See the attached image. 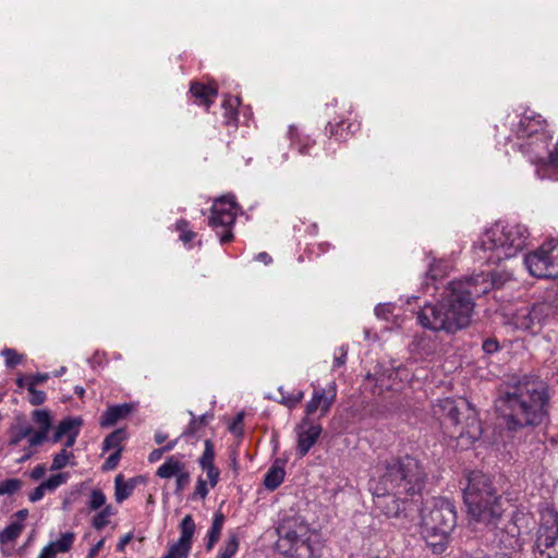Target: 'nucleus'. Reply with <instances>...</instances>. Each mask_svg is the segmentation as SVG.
Masks as SVG:
<instances>
[{
  "instance_id": "obj_1",
  "label": "nucleus",
  "mask_w": 558,
  "mask_h": 558,
  "mask_svg": "<svg viewBox=\"0 0 558 558\" xmlns=\"http://www.w3.org/2000/svg\"><path fill=\"white\" fill-rule=\"evenodd\" d=\"M548 385L537 376H523L496 400V409L508 429L543 424L549 414Z\"/></svg>"
},
{
  "instance_id": "obj_2",
  "label": "nucleus",
  "mask_w": 558,
  "mask_h": 558,
  "mask_svg": "<svg viewBox=\"0 0 558 558\" xmlns=\"http://www.w3.org/2000/svg\"><path fill=\"white\" fill-rule=\"evenodd\" d=\"M378 477L369 482V489L377 498H390L393 506L387 508V515H397L400 511L399 500H407L421 495L425 487L427 474L422 462L410 454L393 457L377 466Z\"/></svg>"
},
{
  "instance_id": "obj_3",
  "label": "nucleus",
  "mask_w": 558,
  "mask_h": 558,
  "mask_svg": "<svg viewBox=\"0 0 558 558\" xmlns=\"http://www.w3.org/2000/svg\"><path fill=\"white\" fill-rule=\"evenodd\" d=\"M527 238L524 225L498 221L487 228L474 245L475 257L486 264H498L522 251Z\"/></svg>"
},
{
  "instance_id": "obj_4",
  "label": "nucleus",
  "mask_w": 558,
  "mask_h": 558,
  "mask_svg": "<svg viewBox=\"0 0 558 558\" xmlns=\"http://www.w3.org/2000/svg\"><path fill=\"white\" fill-rule=\"evenodd\" d=\"M470 517L492 531L499 529L502 521V498L497 494L490 478L482 472H472L463 492Z\"/></svg>"
},
{
  "instance_id": "obj_5",
  "label": "nucleus",
  "mask_w": 558,
  "mask_h": 558,
  "mask_svg": "<svg viewBox=\"0 0 558 558\" xmlns=\"http://www.w3.org/2000/svg\"><path fill=\"white\" fill-rule=\"evenodd\" d=\"M418 324L433 331L456 332L469 326L471 322V306L468 301L459 300L448 286L441 300L436 303H426L417 313Z\"/></svg>"
},
{
  "instance_id": "obj_6",
  "label": "nucleus",
  "mask_w": 558,
  "mask_h": 558,
  "mask_svg": "<svg viewBox=\"0 0 558 558\" xmlns=\"http://www.w3.org/2000/svg\"><path fill=\"white\" fill-rule=\"evenodd\" d=\"M456 524V508L445 498H434L421 511V534L434 554L446 550Z\"/></svg>"
},
{
  "instance_id": "obj_7",
  "label": "nucleus",
  "mask_w": 558,
  "mask_h": 558,
  "mask_svg": "<svg viewBox=\"0 0 558 558\" xmlns=\"http://www.w3.org/2000/svg\"><path fill=\"white\" fill-rule=\"evenodd\" d=\"M510 276L507 272H481L449 283L453 295L459 300L468 301L471 306V315L474 310V298L488 293L494 288H501Z\"/></svg>"
},
{
  "instance_id": "obj_8",
  "label": "nucleus",
  "mask_w": 558,
  "mask_h": 558,
  "mask_svg": "<svg viewBox=\"0 0 558 558\" xmlns=\"http://www.w3.org/2000/svg\"><path fill=\"white\" fill-rule=\"evenodd\" d=\"M279 539L277 546L286 555L298 558H311L312 548L307 538V529L298 519L283 520L277 527Z\"/></svg>"
},
{
  "instance_id": "obj_9",
  "label": "nucleus",
  "mask_w": 558,
  "mask_h": 558,
  "mask_svg": "<svg viewBox=\"0 0 558 558\" xmlns=\"http://www.w3.org/2000/svg\"><path fill=\"white\" fill-rule=\"evenodd\" d=\"M236 211L238 205L232 195L217 198L210 208L208 225L216 231L221 244L233 240L232 227L235 222Z\"/></svg>"
},
{
  "instance_id": "obj_10",
  "label": "nucleus",
  "mask_w": 558,
  "mask_h": 558,
  "mask_svg": "<svg viewBox=\"0 0 558 558\" xmlns=\"http://www.w3.org/2000/svg\"><path fill=\"white\" fill-rule=\"evenodd\" d=\"M524 265L536 278H558V241H548L527 254Z\"/></svg>"
},
{
  "instance_id": "obj_11",
  "label": "nucleus",
  "mask_w": 558,
  "mask_h": 558,
  "mask_svg": "<svg viewBox=\"0 0 558 558\" xmlns=\"http://www.w3.org/2000/svg\"><path fill=\"white\" fill-rule=\"evenodd\" d=\"M535 558H558V517L550 513L544 519L535 542Z\"/></svg>"
},
{
  "instance_id": "obj_12",
  "label": "nucleus",
  "mask_w": 558,
  "mask_h": 558,
  "mask_svg": "<svg viewBox=\"0 0 558 558\" xmlns=\"http://www.w3.org/2000/svg\"><path fill=\"white\" fill-rule=\"evenodd\" d=\"M548 312L549 306L545 303L522 306L513 314V324L518 329L536 333L541 330Z\"/></svg>"
},
{
  "instance_id": "obj_13",
  "label": "nucleus",
  "mask_w": 558,
  "mask_h": 558,
  "mask_svg": "<svg viewBox=\"0 0 558 558\" xmlns=\"http://www.w3.org/2000/svg\"><path fill=\"white\" fill-rule=\"evenodd\" d=\"M546 120L538 113L526 110L519 119L512 131L519 138H531L535 136L542 142H547L549 136L546 134Z\"/></svg>"
},
{
  "instance_id": "obj_14",
  "label": "nucleus",
  "mask_w": 558,
  "mask_h": 558,
  "mask_svg": "<svg viewBox=\"0 0 558 558\" xmlns=\"http://www.w3.org/2000/svg\"><path fill=\"white\" fill-rule=\"evenodd\" d=\"M296 454L300 458L305 457L312 447L317 442L318 438L323 433V427L319 423H315L310 417H303L300 423L296 424Z\"/></svg>"
},
{
  "instance_id": "obj_15",
  "label": "nucleus",
  "mask_w": 558,
  "mask_h": 558,
  "mask_svg": "<svg viewBox=\"0 0 558 558\" xmlns=\"http://www.w3.org/2000/svg\"><path fill=\"white\" fill-rule=\"evenodd\" d=\"M195 530L196 524L193 517L186 514L179 523V539L169 547L168 553L162 558H187L192 549Z\"/></svg>"
},
{
  "instance_id": "obj_16",
  "label": "nucleus",
  "mask_w": 558,
  "mask_h": 558,
  "mask_svg": "<svg viewBox=\"0 0 558 558\" xmlns=\"http://www.w3.org/2000/svg\"><path fill=\"white\" fill-rule=\"evenodd\" d=\"M463 418L464 421H460L458 427H453L451 436L457 438L462 447H468L481 438L483 428L473 409H468Z\"/></svg>"
},
{
  "instance_id": "obj_17",
  "label": "nucleus",
  "mask_w": 558,
  "mask_h": 558,
  "mask_svg": "<svg viewBox=\"0 0 558 558\" xmlns=\"http://www.w3.org/2000/svg\"><path fill=\"white\" fill-rule=\"evenodd\" d=\"M337 389L336 384L332 383L328 389L317 388L314 389L311 400L305 405V416L310 417L317 411H320V417L325 416L333 402L336 401Z\"/></svg>"
},
{
  "instance_id": "obj_18",
  "label": "nucleus",
  "mask_w": 558,
  "mask_h": 558,
  "mask_svg": "<svg viewBox=\"0 0 558 558\" xmlns=\"http://www.w3.org/2000/svg\"><path fill=\"white\" fill-rule=\"evenodd\" d=\"M82 425V418L80 417H65L62 420L53 435L49 438L52 444L59 442L63 437H66L65 447L74 446L76 438L80 434V427Z\"/></svg>"
},
{
  "instance_id": "obj_19",
  "label": "nucleus",
  "mask_w": 558,
  "mask_h": 558,
  "mask_svg": "<svg viewBox=\"0 0 558 558\" xmlns=\"http://www.w3.org/2000/svg\"><path fill=\"white\" fill-rule=\"evenodd\" d=\"M433 412L445 421L447 427H458L460 424V411L456 401L451 398L438 399L433 405Z\"/></svg>"
},
{
  "instance_id": "obj_20",
  "label": "nucleus",
  "mask_w": 558,
  "mask_h": 558,
  "mask_svg": "<svg viewBox=\"0 0 558 558\" xmlns=\"http://www.w3.org/2000/svg\"><path fill=\"white\" fill-rule=\"evenodd\" d=\"M134 411L132 403H121L109 405L106 411L101 414L99 424L101 427H111L117 423L125 420Z\"/></svg>"
},
{
  "instance_id": "obj_21",
  "label": "nucleus",
  "mask_w": 558,
  "mask_h": 558,
  "mask_svg": "<svg viewBox=\"0 0 558 558\" xmlns=\"http://www.w3.org/2000/svg\"><path fill=\"white\" fill-rule=\"evenodd\" d=\"M360 128V124L350 119L340 118L329 121L326 125V132L329 136H333L337 141H345L350 135L354 134Z\"/></svg>"
},
{
  "instance_id": "obj_22",
  "label": "nucleus",
  "mask_w": 558,
  "mask_h": 558,
  "mask_svg": "<svg viewBox=\"0 0 558 558\" xmlns=\"http://www.w3.org/2000/svg\"><path fill=\"white\" fill-rule=\"evenodd\" d=\"M190 94L196 99L198 105L204 106L208 110L218 95V88L213 84L192 82Z\"/></svg>"
},
{
  "instance_id": "obj_23",
  "label": "nucleus",
  "mask_w": 558,
  "mask_h": 558,
  "mask_svg": "<svg viewBox=\"0 0 558 558\" xmlns=\"http://www.w3.org/2000/svg\"><path fill=\"white\" fill-rule=\"evenodd\" d=\"M75 535L72 532L63 533L59 539L49 543L43 548L38 558H54L58 553H66L71 549Z\"/></svg>"
},
{
  "instance_id": "obj_24",
  "label": "nucleus",
  "mask_w": 558,
  "mask_h": 558,
  "mask_svg": "<svg viewBox=\"0 0 558 558\" xmlns=\"http://www.w3.org/2000/svg\"><path fill=\"white\" fill-rule=\"evenodd\" d=\"M286 461L281 459H276L272 465L269 468L264 477V485L269 490L277 489L284 480L286 471H284Z\"/></svg>"
},
{
  "instance_id": "obj_25",
  "label": "nucleus",
  "mask_w": 558,
  "mask_h": 558,
  "mask_svg": "<svg viewBox=\"0 0 558 558\" xmlns=\"http://www.w3.org/2000/svg\"><path fill=\"white\" fill-rule=\"evenodd\" d=\"M183 456H171L157 469L156 475L160 478L175 477L186 469V464L182 461Z\"/></svg>"
},
{
  "instance_id": "obj_26",
  "label": "nucleus",
  "mask_w": 558,
  "mask_h": 558,
  "mask_svg": "<svg viewBox=\"0 0 558 558\" xmlns=\"http://www.w3.org/2000/svg\"><path fill=\"white\" fill-rule=\"evenodd\" d=\"M225 521L226 517L221 511H217L214 513L211 526L209 527L205 538L206 550H211L219 541Z\"/></svg>"
},
{
  "instance_id": "obj_27",
  "label": "nucleus",
  "mask_w": 558,
  "mask_h": 558,
  "mask_svg": "<svg viewBox=\"0 0 558 558\" xmlns=\"http://www.w3.org/2000/svg\"><path fill=\"white\" fill-rule=\"evenodd\" d=\"M24 530V524L21 522H11L9 525H7L2 531H0V545L2 547L7 545H14L16 539L20 537ZM2 553L4 555H10V551H5L4 548H2Z\"/></svg>"
},
{
  "instance_id": "obj_28",
  "label": "nucleus",
  "mask_w": 558,
  "mask_h": 558,
  "mask_svg": "<svg viewBox=\"0 0 558 558\" xmlns=\"http://www.w3.org/2000/svg\"><path fill=\"white\" fill-rule=\"evenodd\" d=\"M136 485V480L131 478L130 481H124L122 474H119L114 478V497L116 501L121 504L125 499H128L133 493Z\"/></svg>"
},
{
  "instance_id": "obj_29",
  "label": "nucleus",
  "mask_w": 558,
  "mask_h": 558,
  "mask_svg": "<svg viewBox=\"0 0 558 558\" xmlns=\"http://www.w3.org/2000/svg\"><path fill=\"white\" fill-rule=\"evenodd\" d=\"M240 99L238 97H227L222 102L223 123L233 129H238V106Z\"/></svg>"
},
{
  "instance_id": "obj_30",
  "label": "nucleus",
  "mask_w": 558,
  "mask_h": 558,
  "mask_svg": "<svg viewBox=\"0 0 558 558\" xmlns=\"http://www.w3.org/2000/svg\"><path fill=\"white\" fill-rule=\"evenodd\" d=\"M128 438V434L125 428H118L110 433L102 441L101 450L104 452L109 450H119V452L123 451V441Z\"/></svg>"
},
{
  "instance_id": "obj_31",
  "label": "nucleus",
  "mask_w": 558,
  "mask_h": 558,
  "mask_svg": "<svg viewBox=\"0 0 558 558\" xmlns=\"http://www.w3.org/2000/svg\"><path fill=\"white\" fill-rule=\"evenodd\" d=\"M189 413L192 418H191L186 429L182 433L181 437L196 436L198 434V432L201 429H203L209 423V421H211L214 418V414L211 412L205 413L198 417L195 416V414L192 411H190Z\"/></svg>"
},
{
  "instance_id": "obj_32",
  "label": "nucleus",
  "mask_w": 558,
  "mask_h": 558,
  "mask_svg": "<svg viewBox=\"0 0 558 558\" xmlns=\"http://www.w3.org/2000/svg\"><path fill=\"white\" fill-rule=\"evenodd\" d=\"M172 229L179 232V240L184 244L191 243L197 236L196 232L191 229L190 222L185 219H179Z\"/></svg>"
},
{
  "instance_id": "obj_33",
  "label": "nucleus",
  "mask_w": 558,
  "mask_h": 558,
  "mask_svg": "<svg viewBox=\"0 0 558 558\" xmlns=\"http://www.w3.org/2000/svg\"><path fill=\"white\" fill-rule=\"evenodd\" d=\"M240 538L238 533L228 532V536L225 541L223 546L221 547L219 554L226 558H232L239 550Z\"/></svg>"
},
{
  "instance_id": "obj_34",
  "label": "nucleus",
  "mask_w": 558,
  "mask_h": 558,
  "mask_svg": "<svg viewBox=\"0 0 558 558\" xmlns=\"http://www.w3.org/2000/svg\"><path fill=\"white\" fill-rule=\"evenodd\" d=\"M413 350L421 355L428 356L436 351V342L425 336L416 337L412 342Z\"/></svg>"
},
{
  "instance_id": "obj_35",
  "label": "nucleus",
  "mask_w": 558,
  "mask_h": 558,
  "mask_svg": "<svg viewBox=\"0 0 558 558\" xmlns=\"http://www.w3.org/2000/svg\"><path fill=\"white\" fill-rule=\"evenodd\" d=\"M279 392L281 395V399L278 402L288 407L289 409L295 408L304 398V392L302 390L286 392L283 388L280 387Z\"/></svg>"
},
{
  "instance_id": "obj_36",
  "label": "nucleus",
  "mask_w": 558,
  "mask_h": 558,
  "mask_svg": "<svg viewBox=\"0 0 558 558\" xmlns=\"http://www.w3.org/2000/svg\"><path fill=\"white\" fill-rule=\"evenodd\" d=\"M33 421L38 425V429L50 430L52 425L51 414L48 410H35Z\"/></svg>"
},
{
  "instance_id": "obj_37",
  "label": "nucleus",
  "mask_w": 558,
  "mask_h": 558,
  "mask_svg": "<svg viewBox=\"0 0 558 558\" xmlns=\"http://www.w3.org/2000/svg\"><path fill=\"white\" fill-rule=\"evenodd\" d=\"M69 447H65L53 457L50 470L58 471L63 469L69 462L71 458H74L73 452L68 451Z\"/></svg>"
},
{
  "instance_id": "obj_38",
  "label": "nucleus",
  "mask_w": 558,
  "mask_h": 558,
  "mask_svg": "<svg viewBox=\"0 0 558 558\" xmlns=\"http://www.w3.org/2000/svg\"><path fill=\"white\" fill-rule=\"evenodd\" d=\"M33 432V426L29 424H22L14 428L13 434L10 438L9 444L11 446L19 445L24 438H28V436Z\"/></svg>"
},
{
  "instance_id": "obj_39",
  "label": "nucleus",
  "mask_w": 558,
  "mask_h": 558,
  "mask_svg": "<svg viewBox=\"0 0 558 558\" xmlns=\"http://www.w3.org/2000/svg\"><path fill=\"white\" fill-rule=\"evenodd\" d=\"M505 530L508 534L507 538H500V543L505 544V546L514 547L518 544V536L520 534V531L517 526V522H508L505 525Z\"/></svg>"
},
{
  "instance_id": "obj_40",
  "label": "nucleus",
  "mask_w": 558,
  "mask_h": 558,
  "mask_svg": "<svg viewBox=\"0 0 558 558\" xmlns=\"http://www.w3.org/2000/svg\"><path fill=\"white\" fill-rule=\"evenodd\" d=\"M332 248H333L332 244L325 241V242H319L316 244L308 245L305 250V253L308 254V256H307L308 258H312V257L318 258L322 255L328 253Z\"/></svg>"
},
{
  "instance_id": "obj_41",
  "label": "nucleus",
  "mask_w": 558,
  "mask_h": 558,
  "mask_svg": "<svg viewBox=\"0 0 558 558\" xmlns=\"http://www.w3.org/2000/svg\"><path fill=\"white\" fill-rule=\"evenodd\" d=\"M1 355L4 357L5 366L9 368L15 367L20 363H22L24 360L23 354L17 353L16 350L11 349V348H4L1 351Z\"/></svg>"
},
{
  "instance_id": "obj_42",
  "label": "nucleus",
  "mask_w": 558,
  "mask_h": 558,
  "mask_svg": "<svg viewBox=\"0 0 558 558\" xmlns=\"http://www.w3.org/2000/svg\"><path fill=\"white\" fill-rule=\"evenodd\" d=\"M22 487V481L19 478H8L0 482V496L13 495Z\"/></svg>"
},
{
  "instance_id": "obj_43",
  "label": "nucleus",
  "mask_w": 558,
  "mask_h": 558,
  "mask_svg": "<svg viewBox=\"0 0 558 558\" xmlns=\"http://www.w3.org/2000/svg\"><path fill=\"white\" fill-rule=\"evenodd\" d=\"M215 459V447L210 439L205 440V449L199 458V465L201 468L213 465Z\"/></svg>"
},
{
  "instance_id": "obj_44",
  "label": "nucleus",
  "mask_w": 558,
  "mask_h": 558,
  "mask_svg": "<svg viewBox=\"0 0 558 558\" xmlns=\"http://www.w3.org/2000/svg\"><path fill=\"white\" fill-rule=\"evenodd\" d=\"M69 475L66 473H58L44 481V486L49 492L56 490L59 486L66 483Z\"/></svg>"
},
{
  "instance_id": "obj_45",
  "label": "nucleus",
  "mask_w": 558,
  "mask_h": 558,
  "mask_svg": "<svg viewBox=\"0 0 558 558\" xmlns=\"http://www.w3.org/2000/svg\"><path fill=\"white\" fill-rule=\"evenodd\" d=\"M111 514V508L110 506L105 507L98 514H96L93 519V526L100 531L102 530L108 523V517Z\"/></svg>"
},
{
  "instance_id": "obj_46",
  "label": "nucleus",
  "mask_w": 558,
  "mask_h": 558,
  "mask_svg": "<svg viewBox=\"0 0 558 558\" xmlns=\"http://www.w3.org/2000/svg\"><path fill=\"white\" fill-rule=\"evenodd\" d=\"M106 504V496L100 489H93L88 506L92 510H98Z\"/></svg>"
},
{
  "instance_id": "obj_47",
  "label": "nucleus",
  "mask_w": 558,
  "mask_h": 558,
  "mask_svg": "<svg viewBox=\"0 0 558 558\" xmlns=\"http://www.w3.org/2000/svg\"><path fill=\"white\" fill-rule=\"evenodd\" d=\"M191 482L190 472L185 469L183 472L175 476V495H181V493L187 487Z\"/></svg>"
},
{
  "instance_id": "obj_48",
  "label": "nucleus",
  "mask_w": 558,
  "mask_h": 558,
  "mask_svg": "<svg viewBox=\"0 0 558 558\" xmlns=\"http://www.w3.org/2000/svg\"><path fill=\"white\" fill-rule=\"evenodd\" d=\"M49 430L38 429L36 432H32V434L28 436V444L29 447H38L43 445L46 440H49L48 438Z\"/></svg>"
},
{
  "instance_id": "obj_49",
  "label": "nucleus",
  "mask_w": 558,
  "mask_h": 558,
  "mask_svg": "<svg viewBox=\"0 0 558 558\" xmlns=\"http://www.w3.org/2000/svg\"><path fill=\"white\" fill-rule=\"evenodd\" d=\"M27 390L29 392V402H31V404H33V405H40V404H43L46 401L47 396H46L45 391L37 390L34 387H27Z\"/></svg>"
},
{
  "instance_id": "obj_50",
  "label": "nucleus",
  "mask_w": 558,
  "mask_h": 558,
  "mask_svg": "<svg viewBox=\"0 0 558 558\" xmlns=\"http://www.w3.org/2000/svg\"><path fill=\"white\" fill-rule=\"evenodd\" d=\"M121 456H122V452H119V450L113 451L106 459V461L104 462L101 469L104 471L114 470L118 466L119 462H120Z\"/></svg>"
},
{
  "instance_id": "obj_51",
  "label": "nucleus",
  "mask_w": 558,
  "mask_h": 558,
  "mask_svg": "<svg viewBox=\"0 0 558 558\" xmlns=\"http://www.w3.org/2000/svg\"><path fill=\"white\" fill-rule=\"evenodd\" d=\"M347 355H348V349L345 345H341L340 348H338L335 353V356H333L332 367L336 368V367L343 366L347 361Z\"/></svg>"
},
{
  "instance_id": "obj_52",
  "label": "nucleus",
  "mask_w": 558,
  "mask_h": 558,
  "mask_svg": "<svg viewBox=\"0 0 558 558\" xmlns=\"http://www.w3.org/2000/svg\"><path fill=\"white\" fill-rule=\"evenodd\" d=\"M202 469L206 472L210 486L215 487L219 480V470L215 466V464L207 465Z\"/></svg>"
},
{
  "instance_id": "obj_53",
  "label": "nucleus",
  "mask_w": 558,
  "mask_h": 558,
  "mask_svg": "<svg viewBox=\"0 0 558 558\" xmlns=\"http://www.w3.org/2000/svg\"><path fill=\"white\" fill-rule=\"evenodd\" d=\"M482 349L486 354H494L500 349V347L496 339L488 338L483 341Z\"/></svg>"
},
{
  "instance_id": "obj_54",
  "label": "nucleus",
  "mask_w": 558,
  "mask_h": 558,
  "mask_svg": "<svg viewBox=\"0 0 558 558\" xmlns=\"http://www.w3.org/2000/svg\"><path fill=\"white\" fill-rule=\"evenodd\" d=\"M392 308L391 304H379L375 307V314L379 318L388 319L392 314Z\"/></svg>"
},
{
  "instance_id": "obj_55",
  "label": "nucleus",
  "mask_w": 558,
  "mask_h": 558,
  "mask_svg": "<svg viewBox=\"0 0 558 558\" xmlns=\"http://www.w3.org/2000/svg\"><path fill=\"white\" fill-rule=\"evenodd\" d=\"M295 145L298 146L300 154L307 155L310 154L311 147L314 145V141H312L310 137H305L304 140L296 142Z\"/></svg>"
},
{
  "instance_id": "obj_56",
  "label": "nucleus",
  "mask_w": 558,
  "mask_h": 558,
  "mask_svg": "<svg viewBox=\"0 0 558 558\" xmlns=\"http://www.w3.org/2000/svg\"><path fill=\"white\" fill-rule=\"evenodd\" d=\"M47 488L44 486V483H41L39 486H37L29 495L28 499L31 502H37L44 498L45 492Z\"/></svg>"
},
{
  "instance_id": "obj_57",
  "label": "nucleus",
  "mask_w": 558,
  "mask_h": 558,
  "mask_svg": "<svg viewBox=\"0 0 558 558\" xmlns=\"http://www.w3.org/2000/svg\"><path fill=\"white\" fill-rule=\"evenodd\" d=\"M440 276H441V265H440V263L433 262L429 265V269L426 272V277L430 278L433 280H436Z\"/></svg>"
},
{
  "instance_id": "obj_58",
  "label": "nucleus",
  "mask_w": 558,
  "mask_h": 558,
  "mask_svg": "<svg viewBox=\"0 0 558 558\" xmlns=\"http://www.w3.org/2000/svg\"><path fill=\"white\" fill-rule=\"evenodd\" d=\"M195 495L205 498L208 495L207 484L203 478H198L195 487Z\"/></svg>"
},
{
  "instance_id": "obj_59",
  "label": "nucleus",
  "mask_w": 558,
  "mask_h": 558,
  "mask_svg": "<svg viewBox=\"0 0 558 558\" xmlns=\"http://www.w3.org/2000/svg\"><path fill=\"white\" fill-rule=\"evenodd\" d=\"M28 378H29V383L27 384V387L35 388L36 385L45 383L49 378V376H48V374L38 373L36 375L28 376Z\"/></svg>"
},
{
  "instance_id": "obj_60",
  "label": "nucleus",
  "mask_w": 558,
  "mask_h": 558,
  "mask_svg": "<svg viewBox=\"0 0 558 558\" xmlns=\"http://www.w3.org/2000/svg\"><path fill=\"white\" fill-rule=\"evenodd\" d=\"M46 471L45 464H37L31 472V478L38 481L46 474Z\"/></svg>"
},
{
  "instance_id": "obj_61",
  "label": "nucleus",
  "mask_w": 558,
  "mask_h": 558,
  "mask_svg": "<svg viewBox=\"0 0 558 558\" xmlns=\"http://www.w3.org/2000/svg\"><path fill=\"white\" fill-rule=\"evenodd\" d=\"M104 543L105 541L104 539H100L99 542H97L89 550H88V554H87V558H95L98 553L100 551V549L102 548L104 546Z\"/></svg>"
},
{
  "instance_id": "obj_62",
  "label": "nucleus",
  "mask_w": 558,
  "mask_h": 558,
  "mask_svg": "<svg viewBox=\"0 0 558 558\" xmlns=\"http://www.w3.org/2000/svg\"><path fill=\"white\" fill-rule=\"evenodd\" d=\"M163 450L161 448H158V449H154L149 456H148V461L150 463H155L157 461H159L163 454Z\"/></svg>"
},
{
  "instance_id": "obj_63",
  "label": "nucleus",
  "mask_w": 558,
  "mask_h": 558,
  "mask_svg": "<svg viewBox=\"0 0 558 558\" xmlns=\"http://www.w3.org/2000/svg\"><path fill=\"white\" fill-rule=\"evenodd\" d=\"M133 535L131 533L125 534L117 545V549L119 551H123L125 549V546L131 542Z\"/></svg>"
},
{
  "instance_id": "obj_64",
  "label": "nucleus",
  "mask_w": 558,
  "mask_h": 558,
  "mask_svg": "<svg viewBox=\"0 0 558 558\" xmlns=\"http://www.w3.org/2000/svg\"><path fill=\"white\" fill-rule=\"evenodd\" d=\"M549 163L558 167V141L555 146V149L549 154Z\"/></svg>"
}]
</instances>
